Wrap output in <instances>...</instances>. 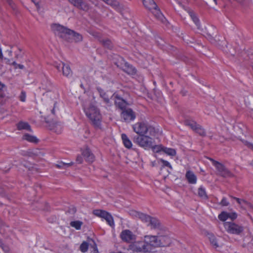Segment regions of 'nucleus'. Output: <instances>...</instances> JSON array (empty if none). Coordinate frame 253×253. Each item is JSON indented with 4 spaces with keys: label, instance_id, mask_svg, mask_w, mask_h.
<instances>
[{
    "label": "nucleus",
    "instance_id": "8fccbe9b",
    "mask_svg": "<svg viewBox=\"0 0 253 253\" xmlns=\"http://www.w3.org/2000/svg\"><path fill=\"white\" fill-rule=\"evenodd\" d=\"M228 216L229 218L234 220L237 217V214L236 212L228 213Z\"/></svg>",
    "mask_w": 253,
    "mask_h": 253
},
{
    "label": "nucleus",
    "instance_id": "4c0bfd02",
    "mask_svg": "<svg viewBox=\"0 0 253 253\" xmlns=\"http://www.w3.org/2000/svg\"><path fill=\"white\" fill-rule=\"evenodd\" d=\"M164 147H162L161 145H155V142L153 144V146L151 147L154 152L158 153L161 151H163Z\"/></svg>",
    "mask_w": 253,
    "mask_h": 253
},
{
    "label": "nucleus",
    "instance_id": "e2e57ef3",
    "mask_svg": "<svg viewBox=\"0 0 253 253\" xmlns=\"http://www.w3.org/2000/svg\"><path fill=\"white\" fill-rule=\"evenodd\" d=\"M51 113H52L53 114H55V110H54V108H53V109L51 110Z\"/></svg>",
    "mask_w": 253,
    "mask_h": 253
},
{
    "label": "nucleus",
    "instance_id": "1a4fd4ad",
    "mask_svg": "<svg viewBox=\"0 0 253 253\" xmlns=\"http://www.w3.org/2000/svg\"><path fill=\"white\" fill-rule=\"evenodd\" d=\"M150 3L151 7L148 6L147 5L146 6L150 9V11L153 13L157 19L164 23L166 21V19L163 13L161 12L160 9L158 7L156 3L154 0H150Z\"/></svg>",
    "mask_w": 253,
    "mask_h": 253
},
{
    "label": "nucleus",
    "instance_id": "4d7b16f0",
    "mask_svg": "<svg viewBox=\"0 0 253 253\" xmlns=\"http://www.w3.org/2000/svg\"><path fill=\"white\" fill-rule=\"evenodd\" d=\"M16 47V48H17V49L20 51H22L23 49L21 47L19 46H18V45H16L15 46Z\"/></svg>",
    "mask_w": 253,
    "mask_h": 253
},
{
    "label": "nucleus",
    "instance_id": "cd10ccee",
    "mask_svg": "<svg viewBox=\"0 0 253 253\" xmlns=\"http://www.w3.org/2000/svg\"><path fill=\"white\" fill-rule=\"evenodd\" d=\"M23 139L30 142L37 143L38 140L36 137L31 135L28 133H26L23 136Z\"/></svg>",
    "mask_w": 253,
    "mask_h": 253
},
{
    "label": "nucleus",
    "instance_id": "0e129e2a",
    "mask_svg": "<svg viewBox=\"0 0 253 253\" xmlns=\"http://www.w3.org/2000/svg\"><path fill=\"white\" fill-rule=\"evenodd\" d=\"M110 253H123L122 252L120 251V252H111Z\"/></svg>",
    "mask_w": 253,
    "mask_h": 253
},
{
    "label": "nucleus",
    "instance_id": "a19ab883",
    "mask_svg": "<svg viewBox=\"0 0 253 253\" xmlns=\"http://www.w3.org/2000/svg\"><path fill=\"white\" fill-rule=\"evenodd\" d=\"M161 162L163 164V167H167L169 168L170 170L172 169L171 165L168 161L163 159H161Z\"/></svg>",
    "mask_w": 253,
    "mask_h": 253
},
{
    "label": "nucleus",
    "instance_id": "6ab92c4d",
    "mask_svg": "<svg viewBox=\"0 0 253 253\" xmlns=\"http://www.w3.org/2000/svg\"><path fill=\"white\" fill-rule=\"evenodd\" d=\"M185 177L188 183L190 184H195L197 182V176L192 171H187L185 174Z\"/></svg>",
    "mask_w": 253,
    "mask_h": 253
},
{
    "label": "nucleus",
    "instance_id": "473e14b6",
    "mask_svg": "<svg viewBox=\"0 0 253 253\" xmlns=\"http://www.w3.org/2000/svg\"><path fill=\"white\" fill-rule=\"evenodd\" d=\"M73 162L66 163L63 162H60L56 164V167L58 169H65L73 165Z\"/></svg>",
    "mask_w": 253,
    "mask_h": 253
},
{
    "label": "nucleus",
    "instance_id": "2eb2a0df",
    "mask_svg": "<svg viewBox=\"0 0 253 253\" xmlns=\"http://www.w3.org/2000/svg\"><path fill=\"white\" fill-rule=\"evenodd\" d=\"M148 226H151V228L154 230L163 231L164 228L160 223L159 220L155 217H151L149 220Z\"/></svg>",
    "mask_w": 253,
    "mask_h": 253
},
{
    "label": "nucleus",
    "instance_id": "4be33fe9",
    "mask_svg": "<svg viewBox=\"0 0 253 253\" xmlns=\"http://www.w3.org/2000/svg\"><path fill=\"white\" fill-rule=\"evenodd\" d=\"M121 138L124 146L127 149H130L132 147V144L126 134L125 133L122 134Z\"/></svg>",
    "mask_w": 253,
    "mask_h": 253
},
{
    "label": "nucleus",
    "instance_id": "a211bd4d",
    "mask_svg": "<svg viewBox=\"0 0 253 253\" xmlns=\"http://www.w3.org/2000/svg\"><path fill=\"white\" fill-rule=\"evenodd\" d=\"M132 213L134 216H135L136 217H138L142 222L147 223H148L151 217V216L148 214L137 211H132Z\"/></svg>",
    "mask_w": 253,
    "mask_h": 253
},
{
    "label": "nucleus",
    "instance_id": "7ed1b4c3",
    "mask_svg": "<svg viewBox=\"0 0 253 253\" xmlns=\"http://www.w3.org/2000/svg\"><path fill=\"white\" fill-rule=\"evenodd\" d=\"M84 112L94 127L100 128L102 116L99 110L94 105L90 104L88 107L84 108Z\"/></svg>",
    "mask_w": 253,
    "mask_h": 253
},
{
    "label": "nucleus",
    "instance_id": "680f3d73",
    "mask_svg": "<svg viewBox=\"0 0 253 253\" xmlns=\"http://www.w3.org/2000/svg\"><path fill=\"white\" fill-rule=\"evenodd\" d=\"M107 4L109 3L111 0H103Z\"/></svg>",
    "mask_w": 253,
    "mask_h": 253
},
{
    "label": "nucleus",
    "instance_id": "72a5a7b5",
    "mask_svg": "<svg viewBox=\"0 0 253 253\" xmlns=\"http://www.w3.org/2000/svg\"><path fill=\"white\" fill-rule=\"evenodd\" d=\"M89 247V244L86 241H84L80 245V250L82 253H85L87 251Z\"/></svg>",
    "mask_w": 253,
    "mask_h": 253
},
{
    "label": "nucleus",
    "instance_id": "c9c22d12",
    "mask_svg": "<svg viewBox=\"0 0 253 253\" xmlns=\"http://www.w3.org/2000/svg\"><path fill=\"white\" fill-rule=\"evenodd\" d=\"M194 131L201 136H205L206 134L205 129L199 125L197 126Z\"/></svg>",
    "mask_w": 253,
    "mask_h": 253
},
{
    "label": "nucleus",
    "instance_id": "9d476101",
    "mask_svg": "<svg viewBox=\"0 0 253 253\" xmlns=\"http://www.w3.org/2000/svg\"><path fill=\"white\" fill-rule=\"evenodd\" d=\"M120 116L123 121L126 123H130L133 121L136 118L135 113L132 109L128 108L122 111Z\"/></svg>",
    "mask_w": 253,
    "mask_h": 253
},
{
    "label": "nucleus",
    "instance_id": "aec40b11",
    "mask_svg": "<svg viewBox=\"0 0 253 253\" xmlns=\"http://www.w3.org/2000/svg\"><path fill=\"white\" fill-rule=\"evenodd\" d=\"M40 89L44 90L46 92H49L53 90V86L50 81L45 80L42 83V85L40 87Z\"/></svg>",
    "mask_w": 253,
    "mask_h": 253
},
{
    "label": "nucleus",
    "instance_id": "f257e3e1",
    "mask_svg": "<svg viewBox=\"0 0 253 253\" xmlns=\"http://www.w3.org/2000/svg\"><path fill=\"white\" fill-rule=\"evenodd\" d=\"M51 29L56 36L68 42H72V38L76 42L83 40L82 35L60 24H53Z\"/></svg>",
    "mask_w": 253,
    "mask_h": 253
},
{
    "label": "nucleus",
    "instance_id": "f03ea898",
    "mask_svg": "<svg viewBox=\"0 0 253 253\" xmlns=\"http://www.w3.org/2000/svg\"><path fill=\"white\" fill-rule=\"evenodd\" d=\"M157 235H145L143 241L136 242L132 245V250L137 253H147L152 252L156 248H159Z\"/></svg>",
    "mask_w": 253,
    "mask_h": 253
},
{
    "label": "nucleus",
    "instance_id": "774afa93",
    "mask_svg": "<svg viewBox=\"0 0 253 253\" xmlns=\"http://www.w3.org/2000/svg\"><path fill=\"white\" fill-rule=\"evenodd\" d=\"M10 54H11V53H12V51L11 50L10 51Z\"/></svg>",
    "mask_w": 253,
    "mask_h": 253
},
{
    "label": "nucleus",
    "instance_id": "bb28decb",
    "mask_svg": "<svg viewBox=\"0 0 253 253\" xmlns=\"http://www.w3.org/2000/svg\"><path fill=\"white\" fill-rule=\"evenodd\" d=\"M198 196L204 200H207L208 198V195L206 192L205 188L202 186H200L198 189Z\"/></svg>",
    "mask_w": 253,
    "mask_h": 253
},
{
    "label": "nucleus",
    "instance_id": "393cba45",
    "mask_svg": "<svg viewBox=\"0 0 253 253\" xmlns=\"http://www.w3.org/2000/svg\"><path fill=\"white\" fill-rule=\"evenodd\" d=\"M17 126L18 130L25 129L31 131L30 126L27 122H20L18 123Z\"/></svg>",
    "mask_w": 253,
    "mask_h": 253
},
{
    "label": "nucleus",
    "instance_id": "79ce46f5",
    "mask_svg": "<svg viewBox=\"0 0 253 253\" xmlns=\"http://www.w3.org/2000/svg\"><path fill=\"white\" fill-rule=\"evenodd\" d=\"M242 201V205H241L242 207L243 205H245L248 207L250 208L252 210H253V205L250 202H248L247 201L244 200V199H241Z\"/></svg>",
    "mask_w": 253,
    "mask_h": 253
},
{
    "label": "nucleus",
    "instance_id": "412c9836",
    "mask_svg": "<svg viewBox=\"0 0 253 253\" xmlns=\"http://www.w3.org/2000/svg\"><path fill=\"white\" fill-rule=\"evenodd\" d=\"M123 70L128 75H134L136 73V69L127 62L125 63Z\"/></svg>",
    "mask_w": 253,
    "mask_h": 253
},
{
    "label": "nucleus",
    "instance_id": "bf43d9fd",
    "mask_svg": "<svg viewBox=\"0 0 253 253\" xmlns=\"http://www.w3.org/2000/svg\"><path fill=\"white\" fill-rule=\"evenodd\" d=\"M2 57V50L1 48L0 47V59Z\"/></svg>",
    "mask_w": 253,
    "mask_h": 253
},
{
    "label": "nucleus",
    "instance_id": "c85d7f7f",
    "mask_svg": "<svg viewBox=\"0 0 253 253\" xmlns=\"http://www.w3.org/2000/svg\"><path fill=\"white\" fill-rule=\"evenodd\" d=\"M185 126H189L192 130H195L196 128L199 125L196 122L193 120H187L184 122Z\"/></svg>",
    "mask_w": 253,
    "mask_h": 253
},
{
    "label": "nucleus",
    "instance_id": "f704fd0d",
    "mask_svg": "<svg viewBox=\"0 0 253 253\" xmlns=\"http://www.w3.org/2000/svg\"><path fill=\"white\" fill-rule=\"evenodd\" d=\"M218 217L220 220L225 221L229 218L228 213L226 211H222L218 215Z\"/></svg>",
    "mask_w": 253,
    "mask_h": 253
},
{
    "label": "nucleus",
    "instance_id": "6e6d98bb",
    "mask_svg": "<svg viewBox=\"0 0 253 253\" xmlns=\"http://www.w3.org/2000/svg\"><path fill=\"white\" fill-rule=\"evenodd\" d=\"M5 87V85L4 84H2L0 81V91H2L3 90V88Z\"/></svg>",
    "mask_w": 253,
    "mask_h": 253
},
{
    "label": "nucleus",
    "instance_id": "ea45409f",
    "mask_svg": "<svg viewBox=\"0 0 253 253\" xmlns=\"http://www.w3.org/2000/svg\"><path fill=\"white\" fill-rule=\"evenodd\" d=\"M230 204L227 198L225 197H223L219 205L222 207H227Z\"/></svg>",
    "mask_w": 253,
    "mask_h": 253
},
{
    "label": "nucleus",
    "instance_id": "e433bc0d",
    "mask_svg": "<svg viewBox=\"0 0 253 253\" xmlns=\"http://www.w3.org/2000/svg\"><path fill=\"white\" fill-rule=\"evenodd\" d=\"M51 129L55 132L60 133L62 130V126L59 123H56Z\"/></svg>",
    "mask_w": 253,
    "mask_h": 253
},
{
    "label": "nucleus",
    "instance_id": "864d4df0",
    "mask_svg": "<svg viewBox=\"0 0 253 253\" xmlns=\"http://www.w3.org/2000/svg\"><path fill=\"white\" fill-rule=\"evenodd\" d=\"M31 0L33 2H34L35 3V5L36 6V7L38 8H40V3L41 1V0Z\"/></svg>",
    "mask_w": 253,
    "mask_h": 253
},
{
    "label": "nucleus",
    "instance_id": "603ef678",
    "mask_svg": "<svg viewBox=\"0 0 253 253\" xmlns=\"http://www.w3.org/2000/svg\"><path fill=\"white\" fill-rule=\"evenodd\" d=\"M76 162L78 164H82L83 162V158L82 156L78 155L76 158Z\"/></svg>",
    "mask_w": 253,
    "mask_h": 253
},
{
    "label": "nucleus",
    "instance_id": "9b49d317",
    "mask_svg": "<svg viewBox=\"0 0 253 253\" xmlns=\"http://www.w3.org/2000/svg\"><path fill=\"white\" fill-rule=\"evenodd\" d=\"M111 99L114 100L115 105L122 111L126 108L127 102L118 94L114 93L111 96Z\"/></svg>",
    "mask_w": 253,
    "mask_h": 253
},
{
    "label": "nucleus",
    "instance_id": "dca6fc26",
    "mask_svg": "<svg viewBox=\"0 0 253 253\" xmlns=\"http://www.w3.org/2000/svg\"><path fill=\"white\" fill-rule=\"evenodd\" d=\"M81 151L82 156L87 162L92 163L94 161V156L88 147L82 149Z\"/></svg>",
    "mask_w": 253,
    "mask_h": 253
},
{
    "label": "nucleus",
    "instance_id": "338daca9",
    "mask_svg": "<svg viewBox=\"0 0 253 253\" xmlns=\"http://www.w3.org/2000/svg\"><path fill=\"white\" fill-rule=\"evenodd\" d=\"M213 1L216 4V0H213Z\"/></svg>",
    "mask_w": 253,
    "mask_h": 253
},
{
    "label": "nucleus",
    "instance_id": "13d9d810",
    "mask_svg": "<svg viewBox=\"0 0 253 253\" xmlns=\"http://www.w3.org/2000/svg\"><path fill=\"white\" fill-rule=\"evenodd\" d=\"M93 253H99V252H98L96 247L94 249Z\"/></svg>",
    "mask_w": 253,
    "mask_h": 253
},
{
    "label": "nucleus",
    "instance_id": "4468645a",
    "mask_svg": "<svg viewBox=\"0 0 253 253\" xmlns=\"http://www.w3.org/2000/svg\"><path fill=\"white\" fill-rule=\"evenodd\" d=\"M70 3L77 8L84 11H87L89 8V5L86 3L85 0H68Z\"/></svg>",
    "mask_w": 253,
    "mask_h": 253
},
{
    "label": "nucleus",
    "instance_id": "423d86ee",
    "mask_svg": "<svg viewBox=\"0 0 253 253\" xmlns=\"http://www.w3.org/2000/svg\"><path fill=\"white\" fill-rule=\"evenodd\" d=\"M93 213L98 217L104 219L111 227H115L114 218L108 211L102 210H94L93 211Z\"/></svg>",
    "mask_w": 253,
    "mask_h": 253
},
{
    "label": "nucleus",
    "instance_id": "b1692460",
    "mask_svg": "<svg viewBox=\"0 0 253 253\" xmlns=\"http://www.w3.org/2000/svg\"><path fill=\"white\" fill-rule=\"evenodd\" d=\"M188 13H189V15L190 16L191 18L192 19V20H193L194 23L195 24V25L197 27V28L198 29H200V22L199 18L197 17V15H196V14L192 11H189L188 12Z\"/></svg>",
    "mask_w": 253,
    "mask_h": 253
},
{
    "label": "nucleus",
    "instance_id": "3c124183",
    "mask_svg": "<svg viewBox=\"0 0 253 253\" xmlns=\"http://www.w3.org/2000/svg\"><path fill=\"white\" fill-rule=\"evenodd\" d=\"M243 142L249 148L251 149V150H252L253 151V144H252L249 142H248L247 141H245V140L243 141Z\"/></svg>",
    "mask_w": 253,
    "mask_h": 253
},
{
    "label": "nucleus",
    "instance_id": "6e6552de",
    "mask_svg": "<svg viewBox=\"0 0 253 253\" xmlns=\"http://www.w3.org/2000/svg\"><path fill=\"white\" fill-rule=\"evenodd\" d=\"M209 160L212 163V165L215 167L221 176L223 177H232L233 176V174L221 163L212 158H210Z\"/></svg>",
    "mask_w": 253,
    "mask_h": 253
},
{
    "label": "nucleus",
    "instance_id": "5701e85b",
    "mask_svg": "<svg viewBox=\"0 0 253 253\" xmlns=\"http://www.w3.org/2000/svg\"><path fill=\"white\" fill-rule=\"evenodd\" d=\"M100 42L102 45L109 49H112L113 48V43L111 41L108 39L99 40Z\"/></svg>",
    "mask_w": 253,
    "mask_h": 253
},
{
    "label": "nucleus",
    "instance_id": "0eeeda50",
    "mask_svg": "<svg viewBox=\"0 0 253 253\" xmlns=\"http://www.w3.org/2000/svg\"><path fill=\"white\" fill-rule=\"evenodd\" d=\"M224 227L228 233L232 234L239 235L244 230L242 226L232 222H225L224 223Z\"/></svg>",
    "mask_w": 253,
    "mask_h": 253
},
{
    "label": "nucleus",
    "instance_id": "052dcab7",
    "mask_svg": "<svg viewBox=\"0 0 253 253\" xmlns=\"http://www.w3.org/2000/svg\"><path fill=\"white\" fill-rule=\"evenodd\" d=\"M10 5L12 4V0H5Z\"/></svg>",
    "mask_w": 253,
    "mask_h": 253
},
{
    "label": "nucleus",
    "instance_id": "2f4dec72",
    "mask_svg": "<svg viewBox=\"0 0 253 253\" xmlns=\"http://www.w3.org/2000/svg\"><path fill=\"white\" fill-rule=\"evenodd\" d=\"M70 224L71 226L75 228L76 230H80L83 225V222L80 220L73 221L70 222Z\"/></svg>",
    "mask_w": 253,
    "mask_h": 253
},
{
    "label": "nucleus",
    "instance_id": "f8f14e48",
    "mask_svg": "<svg viewBox=\"0 0 253 253\" xmlns=\"http://www.w3.org/2000/svg\"><path fill=\"white\" fill-rule=\"evenodd\" d=\"M120 238L125 242L129 243L135 240V236L129 230L126 229L122 231Z\"/></svg>",
    "mask_w": 253,
    "mask_h": 253
},
{
    "label": "nucleus",
    "instance_id": "39448f33",
    "mask_svg": "<svg viewBox=\"0 0 253 253\" xmlns=\"http://www.w3.org/2000/svg\"><path fill=\"white\" fill-rule=\"evenodd\" d=\"M133 141L134 143L145 149H150L153 146V144L154 143V139L151 136H150L145 134L134 136Z\"/></svg>",
    "mask_w": 253,
    "mask_h": 253
},
{
    "label": "nucleus",
    "instance_id": "49530a36",
    "mask_svg": "<svg viewBox=\"0 0 253 253\" xmlns=\"http://www.w3.org/2000/svg\"><path fill=\"white\" fill-rule=\"evenodd\" d=\"M12 64L15 67V68L17 69V68H19V69H23L24 68V65H22V64H17L16 62L14 61L13 62V63H12Z\"/></svg>",
    "mask_w": 253,
    "mask_h": 253
},
{
    "label": "nucleus",
    "instance_id": "20e7f679",
    "mask_svg": "<svg viewBox=\"0 0 253 253\" xmlns=\"http://www.w3.org/2000/svg\"><path fill=\"white\" fill-rule=\"evenodd\" d=\"M132 128L138 135L148 133L150 136H154L156 133L155 127L148 125L147 123L144 122H139L135 123L132 126Z\"/></svg>",
    "mask_w": 253,
    "mask_h": 253
},
{
    "label": "nucleus",
    "instance_id": "37998d69",
    "mask_svg": "<svg viewBox=\"0 0 253 253\" xmlns=\"http://www.w3.org/2000/svg\"><path fill=\"white\" fill-rule=\"evenodd\" d=\"M26 94L25 91H22L19 96L20 100L22 102H25L26 100Z\"/></svg>",
    "mask_w": 253,
    "mask_h": 253
},
{
    "label": "nucleus",
    "instance_id": "a18cd8bd",
    "mask_svg": "<svg viewBox=\"0 0 253 253\" xmlns=\"http://www.w3.org/2000/svg\"><path fill=\"white\" fill-rule=\"evenodd\" d=\"M142 2L145 7L150 11V9L146 6L147 5L148 6L151 7L150 0H142Z\"/></svg>",
    "mask_w": 253,
    "mask_h": 253
},
{
    "label": "nucleus",
    "instance_id": "a878e982",
    "mask_svg": "<svg viewBox=\"0 0 253 253\" xmlns=\"http://www.w3.org/2000/svg\"><path fill=\"white\" fill-rule=\"evenodd\" d=\"M62 73L66 77H69L72 75V71L69 65L65 64L62 65Z\"/></svg>",
    "mask_w": 253,
    "mask_h": 253
},
{
    "label": "nucleus",
    "instance_id": "5fc2aeb1",
    "mask_svg": "<svg viewBox=\"0 0 253 253\" xmlns=\"http://www.w3.org/2000/svg\"><path fill=\"white\" fill-rule=\"evenodd\" d=\"M230 197L231 198H232V199H233L237 201V203H238L240 205H242V201H241V199H239V198H237V197H233V196H230Z\"/></svg>",
    "mask_w": 253,
    "mask_h": 253
},
{
    "label": "nucleus",
    "instance_id": "ddd939ff",
    "mask_svg": "<svg viewBox=\"0 0 253 253\" xmlns=\"http://www.w3.org/2000/svg\"><path fill=\"white\" fill-rule=\"evenodd\" d=\"M158 238L159 248L169 246L171 243V240L169 237L166 235H162L160 232L157 233Z\"/></svg>",
    "mask_w": 253,
    "mask_h": 253
},
{
    "label": "nucleus",
    "instance_id": "09e8293b",
    "mask_svg": "<svg viewBox=\"0 0 253 253\" xmlns=\"http://www.w3.org/2000/svg\"><path fill=\"white\" fill-rule=\"evenodd\" d=\"M248 55L249 56V59L253 61H252V63L253 64V50L250 49L248 51Z\"/></svg>",
    "mask_w": 253,
    "mask_h": 253
},
{
    "label": "nucleus",
    "instance_id": "69168bd1",
    "mask_svg": "<svg viewBox=\"0 0 253 253\" xmlns=\"http://www.w3.org/2000/svg\"><path fill=\"white\" fill-rule=\"evenodd\" d=\"M251 165L253 166V160L252 161Z\"/></svg>",
    "mask_w": 253,
    "mask_h": 253
},
{
    "label": "nucleus",
    "instance_id": "58836bf2",
    "mask_svg": "<svg viewBox=\"0 0 253 253\" xmlns=\"http://www.w3.org/2000/svg\"><path fill=\"white\" fill-rule=\"evenodd\" d=\"M108 4L115 9H118L119 7V3L116 0H111Z\"/></svg>",
    "mask_w": 253,
    "mask_h": 253
},
{
    "label": "nucleus",
    "instance_id": "de8ad7c7",
    "mask_svg": "<svg viewBox=\"0 0 253 253\" xmlns=\"http://www.w3.org/2000/svg\"><path fill=\"white\" fill-rule=\"evenodd\" d=\"M0 247L5 253H11L9 252L8 247L4 245L3 244H0Z\"/></svg>",
    "mask_w": 253,
    "mask_h": 253
},
{
    "label": "nucleus",
    "instance_id": "7c9ffc66",
    "mask_svg": "<svg viewBox=\"0 0 253 253\" xmlns=\"http://www.w3.org/2000/svg\"><path fill=\"white\" fill-rule=\"evenodd\" d=\"M163 151L167 155L171 156H174L176 154V150L174 149L171 148L164 147Z\"/></svg>",
    "mask_w": 253,
    "mask_h": 253
},
{
    "label": "nucleus",
    "instance_id": "c03bdc74",
    "mask_svg": "<svg viewBox=\"0 0 253 253\" xmlns=\"http://www.w3.org/2000/svg\"><path fill=\"white\" fill-rule=\"evenodd\" d=\"M65 63L63 62L60 63H56L54 65L55 67L57 69L58 71H60L61 70H62V65H64Z\"/></svg>",
    "mask_w": 253,
    "mask_h": 253
},
{
    "label": "nucleus",
    "instance_id": "f3484780",
    "mask_svg": "<svg viewBox=\"0 0 253 253\" xmlns=\"http://www.w3.org/2000/svg\"><path fill=\"white\" fill-rule=\"evenodd\" d=\"M96 89L98 93H99L100 97H101L103 99L104 102L108 106H111L112 105V103L110 101V97L107 94V93L100 87H97Z\"/></svg>",
    "mask_w": 253,
    "mask_h": 253
},
{
    "label": "nucleus",
    "instance_id": "c756f323",
    "mask_svg": "<svg viewBox=\"0 0 253 253\" xmlns=\"http://www.w3.org/2000/svg\"><path fill=\"white\" fill-rule=\"evenodd\" d=\"M209 239L211 244L215 248L218 247L219 245L217 243V239L214 235L212 234H209Z\"/></svg>",
    "mask_w": 253,
    "mask_h": 253
}]
</instances>
